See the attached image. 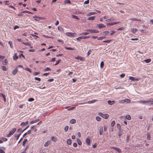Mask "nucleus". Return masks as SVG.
<instances>
[{"label":"nucleus","mask_w":153,"mask_h":153,"mask_svg":"<svg viewBox=\"0 0 153 153\" xmlns=\"http://www.w3.org/2000/svg\"><path fill=\"white\" fill-rule=\"evenodd\" d=\"M51 68L49 67H47L44 69V71H51Z\"/></svg>","instance_id":"nucleus-46"},{"label":"nucleus","mask_w":153,"mask_h":153,"mask_svg":"<svg viewBox=\"0 0 153 153\" xmlns=\"http://www.w3.org/2000/svg\"><path fill=\"white\" fill-rule=\"evenodd\" d=\"M115 20V19L114 18H111L106 19L105 21L107 22H110L112 21Z\"/></svg>","instance_id":"nucleus-11"},{"label":"nucleus","mask_w":153,"mask_h":153,"mask_svg":"<svg viewBox=\"0 0 153 153\" xmlns=\"http://www.w3.org/2000/svg\"><path fill=\"white\" fill-rule=\"evenodd\" d=\"M34 79L35 80H37L39 81H41V79L39 78L35 77Z\"/></svg>","instance_id":"nucleus-54"},{"label":"nucleus","mask_w":153,"mask_h":153,"mask_svg":"<svg viewBox=\"0 0 153 153\" xmlns=\"http://www.w3.org/2000/svg\"><path fill=\"white\" fill-rule=\"evenodd\" d=\"M67 143L68 145H70L71 143V140L70 139H67Z\"/></svg>","instance_id":"nucleus-21"},{"label":"nucleus","mask_w":153,"mask_h":153,"mask_svg":"<svg viewBox=\"0 0 153 153\" xmlns=\"http://www.w3.org/2000/svg\"><path fill=\"white\" fill-rule=\"evenodd\" d=\"M75 33H72L71 32H67L66 33V34L69 36L70 37H73L74 36V34Z\"/></svg>","instance_id":"nucleus-6"},{"label":"nucleus","mask_w":153,"mask_h":153,"mask_svg":"<svg viewBox=\"0 0 153 153\" xmlns=\"http://www.w3.org/2000/svg\"><path fill=\"white\" fill-rule=\"evenodd\" d=\"M70 122L71 124H74L76 122V120L74 119H72L70 121Z\"/></svg>","instance_id":"nucleus-24"},{"label":"nucleus","mask_w":153,"mask_h":153,"mask_svg":"<svg viewBox=\"0 0 153 153\" xmlns=\"http://www.w3.org/2000/svg\"><path fill=\"white\" fill-rule=\"evenodd\" d=\"M98 114L99 116L105 119H107L109 117V115L107 114H103L100 112L98 113Z\"/></svg>","instance_id":"nucleus-2"},{"label":"nucleus","mask_w":153,"mask_h":153,"mask_svg":"<svg viewBox=\"0 0 153 153\" xmlns=\"http://www.w3.org/2000/svg\"><path fill=\"white\" fill-rule=\"evenodd\" d=\"M151 60L150 59H146L144 60V61L147 63L150 62H151Z\"/></svg>","instance_id":"nucleus-32"},{"label":"nucleus","mask_w":153,"mask_h":153,"mask_svg":"<svg viewBox=\"0 0 153 153\" xmlns=\"http://www.w3.org/2000/svg\"><path fill=\"white\" fill-rule=\"evenodd\" d=\"M58 29L60 31H64L63 28L60 26H59L58 27Z\"/></svg>","instance_id":"nucleus-33"},{"label":"nucleus","mask_w":153,"mask_h":153,"mask_svg":"<svg viewBox=\"0 0 153 153\" xmlns=\"http://www.w3.org/2000/svg\"><path fill=\"white\" fill-rule=\"evenodd\" d=\"M34 100V98H30L28 100V101H29L32 102V101H33Z\"/></svg>","instance_id":"nucleus-51"},{"label":"nucleus","mask_w":153,"mask_h":153,"mask_svg":"<svg viewBox=\"0 0 153 153\" xmlns=\"http://www.w3.org/2000/svg\"><path fill=\"white\" fill-rule=\"evenodd\" d=\"M97 13L96 12H89L88 15V16H90L91 15H94L96 14Z\"/></svg>","instance_id":"nucleus-14"},{"label":"nucleus","mask_w":153,"mask_h":153,"mask_svg":"<svg viewBox=\"0 0 153 153\" xmlns=\"http://www.w3.org/2000/svg\"><path fill=\"white\" fill-rule=\"evenodd\" d=\"M27 139H25L23 142L22 145L24 146H25V145L26 143L27 142Z\"/></svg>","instance_id":"nucleus-30"},{"label":"nucleus","mask_w":153,"mask_h":153,"mask_svg":"<svg viewBox=\"0 0 153 153\" xmlns=\"http://www.w3.org/2000/svg\"><path fill=\"white\" fill-rule=\"evenodd\" d=\"M25 69L26 71H29L30 73H31L32 72L31 70L29 68H26Z\"/></svg>","instance_id":"nucleus-40"},{"label":"nucleus","mask_w":153,"mask_h":153,"mask_svg":"<svg viewBox=\"0 0 153 153\" xmlns=\"http://www.w3.org/2000/svg\"><path fill=\"white\" fill-rule=\"evenodd\" d=\"M103 128L102 127L100 129L99 134L100 135H102L103 134Z\"/></svg>","instance_id":"nucleus-15"},{"label":"nucleus","mask_w":153,"mask_h":153,"mask_svg":"<svg viewBox=\"0 0 153 153\" xmlns=\"http://www.w3.org/2000/svg\"><path fill=\"white\" fill-rule=\"evenodd\" d=\"M19 27L18 25H15L14 27V29L15 30L17 28H19Z\"/></svg>","instance_id":"nucleus-64"},{"label":"nucleus","mask_w":153,"mask_h":153,"mask_svg":"<svg viewBox=\"0 0 153 153\" xmlns=\"http://www.w3.org/2000/svg\"><path fill=\"white\" fill-rule=\"evenodd\" d=\"M115 33V31H114V30H111V33H110V35H113L114 33Z\"/></svg>","instance_id":"nucleus-56"},{"label":"nucleus","mask_w":153,"mask_h":153,"mask_svg":"<svg viewBox=\"0 0 153 153\" xmlns=\"http://www.w3.org/2000/svg\"><path fill=\"white\" fill-rule=\"evenodd\" d=\"M77 142L79 145H82V142L80 139H77Z\"/></svg>","instance_id":"nucleus-29"},{"label":"nucleus","mask_w":153,"mask_h":153,"mask_svg":"<svg viewBox=\"0 0 153 153\" xmlns=\"http://www.w3.org/2000/svg\"><path fill=\"white\" fill-rule=\"evenodd\" d=\"M6 59H5L2 61V65H6L7 62H6Z\"/></svg>","instance_id":"nucleus-36"},{"label":"nucleus","mask_w":153,"mask_h":153,"mask_svg":"<svg viewBox=\"0 0 153 153\" xmlns=\"http://www.w3.org/2000/svg\"><path fill=\"white\" fill-rule=\"evenodd\" d=\"M109 33V32L108 31H104L103 33L104 34V35L105 36H106L108 35Z\"/></svg>","instance_id":"nucleus-26"},{"label":"nucleus","mask_w":153,"mask_h":153,"mask_svg":"<svg viewBox=\"0 0 153 153\" xmlns=\"http://www.w3.org/2000/svg\"><path fill=\"white\" fill-rule=\"evenodd\" d=\"M123 133L122 130H119L118 131V136L119 137H120Z\"/></svg>","instance_id":"nucleus-17"},{"label":"nucleus","mask_w":153,"mask_h":153,"mask_svg":"<svg viewBox=\"0 0 153 153\" xmlns=\"http://www.w3.org/2000/svg\"><path fill=\"white\" fill-rule=\"evenodd\" d=\"M112 149H113L115 150L116 151L118 152L119 153H120L121 152V150L118 147H112Z\"/></svg>","instance_id":"nucleus-8"},{"label":"nucleus","mask_w":153,"mask_h":153,"mask_svg":"<svg viewBox=\"0 0 153 153\" xmlns=\"http://www.w3.org/2000/svg\"><path fill=\"white\" fill-rule=\"evenodd\" d=\"M139 102L140 103H142V104H146L148 103V100L147 101H144V100H140L139 101Z\"/></svg>","instance_id":"nucleus-16"},{"label":"nucleus","mask_w":153,"mask_h":153,"mask_svg":"<svg viewBox=\"0 0 153 153\" xmlns=\"http://www.w3.org/2000/svg\"><path fill=\"white\" fill-rule=\"evenodd\" d=\"M8 43V44H9L11 48H13V46L12 45H13L12 42L11 41H9Z\"/></svg>","instance_id":"nucleus-34"},{"label":"nucleus","mask_w":153,"mask_h":153,"mask_svg":"<svg viewBox=\"0 0 153 153\" xmlns=\"http://www.w3.org/2000/svg\"><path fill=\"white\" fill-rule=\"evenodd\" d=\"M73 146L74 147H76L77 146V144L76 143H74L73 144Z\"/></svg>","instance_id":"nucleus-61"},{"label":"nucleus","mask_w":153,"mask_h":153,"mask_svg":"<svg viewBox=\"0 0 153 153\" xmlns=\"http://www.w3.org/2000/svg\"><path fill=\"white\" fill-rule=\"evenodd\" d=\"M71 17L72 18L76 19L78 20H79L80 19L77 16L74 15H72Z\"/></svg>","instance_id":"nucleus-13"},{"label":"nucleus","mask_w":153,"mask_h":153,"mask_svg":"<svg viewBox=\"0 0 153 153\" xmlns=\"http://www.w3.org/2000/svg\"><path fill=\"white\" fill-rule=\"evenodd\" d=\"M22 128H19L17 130V132L18 133H21L22 132Z\"/></svg>","instance_id":"nucleus-49"},{"label":"nucleus","mask_w":153,"mask_h":153,"mask_svg":"<svg viewBox=\"0 0 153 153\" xmlns=\"http://www.w3.org/2000/svg\"><path fill=\"white\" fill-rule=\"evenodd\" d=\"M138 30L136 28H133L131 29V31L133 33H135Z\"/></svg>","instance_id":"nucleus-19"},{"label":"nucleus","mask_w":153,"mask_h":153,"mask_svg":"<svg viewBox=\"0 0 153 153\" xmlns=\"http://www.w3.org/2000/svg\"><path fill=\"white\" fill-rule=\"evenodd\" d=\"M61 61V60L60 59L58 60H57L56 61V63L54 64V65H57Z\"/></svg>","instance_id":"nucleus-42"},{"label":"nucleus","mask_w":153,"mask_h":153,"mask_svg":"<svg viewBox=\"0 0 153 153\" xmlns=\"http://www.w3.org/2000/svg\"><path fill=\"white\" fill-rule=\"evenodd\" d=\"M69 127L68 126H66L64 128L65 131V132H66L68 128Z\"/></svg>","instance_id":"nucleus-52"},{"label":"nucleus","mask_w":153,"mask_h":153,"mask_svg":"<svg viewBox=\"0 0 153 153\" xmlns=\"http://www.w3.org/2000/svg\"><path fill=\"white\" fill-rule=\"evenodd\" d=\"M2 69L3 70L6 71L7 70V68L6 67L4 66H2Z\"/></svg>","instance_id":"nucleus-45"},{"label":"nucleus","mask_w":153,"mask_h":153,"mask_svg":"<svg viewBox=\"0 0 153 153\" xmlns=\"http://www.w3.org/2000/svg\"><path fill=\"white\" fill-rule=\"evenodd\" d=\"M15 137L16 138V140H18L19 138V137L17 135V134H16L15 135Z\"/></svg>","instance_id":"nucleus-55"},{"label":"nucleus","mask_w":153,"mask_h":153,"mask_svg":"<svg viewBox=\"0 0 153 153\" xmlns=\"http://www.w3.org/2000/svg\"><path fill=\"white\" fill-rule=\"evenodd\" d=\"M33 18H35V19H34V20L37 21H39L40 20V19H43V18L42 17H38L37 16H33Z\"/></svg>","instance_id":"nucleus-9"},{"label":"nucleus","mask_w":153,"mask_h":153,"mask_svg":"<svg viewBox=\"0 0 153 153\" xmlns=\"http://www.w3.org/2000/svg\"><path fill=\"white\" fill-rule=\"evenodd\" d=\"M90 37L89 36H81V39H86Z\"/></svg>","instance_id":"nucleus-31"},{"label":"nucleus","mask_w":153,"mask_h":153,"mask_svg":"<svg viewBox=\"0 0 153 153\" xmlns=\"http://www.w3.org/2000/svg\"><path fill=\"white\" fill-rule=\"evenodd\" d=\"M20 125L21 126H22L23 127L26 125L25 123V122H22L21 123Z\"/></svg>","instance_id":"nucleus-57"},{"label":"nucleus","mask_w":153,"mask_h":153,"mask_svg":"<svg viewBox=\"0 0 153 153\" xmlns=\"http://www.w3.org/2000/svg\"><path fill=\"white\" fill-rule=\"evenodd\" d=\"M126 117L128 120H130L131 119V117L129 115H127L126 116Z\"/></svg>","instance_id":"nucleus-37"},{"label":"nucleus","mask_w":153,"mask_h":153,"mask_svg":"<svg viewBox=\"0 0 153 153\" xmlns=\"http://www.w3.org/2000/svg\"><path fill=\"white\" fill-rule=\"evenodd\" d=\"M49 144V143L48 141L46 142L44 144V146L45 147L47 146Z\"/></svg>","instance_id":"nucleus-53"},{"label":"nucleus","mask_w":153,"mask_h":153,"mask_svg":"<svg viewBox=\"0 0 153 153\" xmlns=\"http://www.w3.org/2000/svg\"><path fill=\"white\" fill-rule=\"evenodd\" d=\"M97 101L96 100H94L91 101H89L88 102V104L93 103L95 102V101Z\"/></svg>","instance_id":"nucleus-25"},{"label":"nucleus","mask_w":153,"mask_h":153,"mask_svg":"<svg viewBox=\"0 0 153 153\" xmlns=\"http://www.w3.org/2000/svg\"><path fill=\"white\" fill-rule=\"evenodd\" d=\"M96 118V120L98 121H100L101 120V118L99 117H97Z\"/></svg>","instance_id":"nucleus-48"},{"label":"nucleus","mask_w":153,"mask_h":153,"mask_svg":"<svg viewBox=\"0 0 153 153\" xmlns=\"http://www.w3.org/2000/svg\"><path fill=\"white\" fill-rule=\"evenodd\" d=\"M1 139L4 141H6L7 140V139L6 138L2 137L1 138Z\"/></svg>","instance_id":"nucleus-60"},{"label":"nucleus","mask_w":153,"mask_h":153,"mask_svg":"<svg viewBox=\"0 0 153 153\" xmlns=\"http://www.w3.org/2000/svg\"><path fill=\"white\" fill-rule=\"evenodd\" d=\"M150 103V104H153V99L148 100V103Z\"/></svg>","instance_id":"nucleus-35"},{"label":"nucleus","mask_w":153,"mask_h":153,"mask_svg":"<svg viewBox=\"0 0 153 153\" xmlns=\"http://www.w3.org/2000/svg\"><path fill=\"white\" fill-rule=\"evenodd\" d=\"M86 143L88 145H89L90 144V141L89 139L87 138L86 139Z\"/></svg>","instance_id":"nucleus-20"},{"label":"nucleus","mask_w":153,"mask_h":153,"mask_svg":"<svg viewBox=\"0 0 153 153\" xmlns=\"http://www.w3.org/2000/svg\"><path fill=\"white\" fill-rule=\"evenodd\" d=\"M18 58V57L16 55V53H15L14 55L13 56V59L14 60H16Z\"/></svg>","instance_id":"nucleus-27"},{"label":"nucleus","mask_w":153,"mask_h":153,"mask_svg":"<svg viewBox=\"0 0 153 153\" xmlns=\"http://www.w3.org/2000/svg\"><path fill=\"white\" fill-rule=\"evenodd\" d=\"M129 103L130 102V100L129 99H126L121 100L119 102L120 103H123L124 102Z\"/></svg>","instance_id":"nucleus-4"},{"label":"nucleus","mask_w":153,"mask_h":153,"mask_svg":"<svg viewBox=\"0 0 153 153\" xmlns=\"http://www.w3.org/2000/svg\"><path fill=\"white\" fill-rule=\"evenodd\" d=\"M89 33H88L84 32V33H81L80 35H86L88 34Z\"/></svg>","instance_id":"nucleus-47"},{"label":"nucleus","mask_w":153,"mask_h":153,"mask_svg":"<svg viewBox=\"0 0 153 153\" xmlns=\"http://www.w3.org/2000/svg\"><path fill=\"white\" fill-rule=\"evenodd\" d=\"M147 138L148 140H150L151 138V135L150 134H147Z\"/></svg>","instance_id":"nucleus-58"},{"label":"nucleus","mask_w":153,"mask_h":153,"mask_svg":"<svg viewBox=\"0 0 153 153\" xmlns=\"http://www.w3.org/2000/svg\"><path fill=\"white\" fill-rule=\"evenodd\" d=\"M104 63L103 61H102L101 62L100 64V67L101 68H102L104 66Z\"/></svg>","instance_id":"nucleus-43"},{"label":"nucleus","mask_w":153,"mask_h":153,"mask_svg":"<svg viewBox=\"0 0 153 153\" xmlns=\"http://www.w3.org/2000/svg\"><path fill=\"white\" fill-rule=\"evenodd\" d=\"M56 140V138L55 137L53 136L51 137V140L55 142Z\"/></svg>","instance_id":"nucleus-41"},{"label":"nucleus","mask_w":153,"mask_h":153,"mask_svg":"<svg viewBox=\"0 0 153 153\" xmlns=\"http://www.w3.org/2000/svg\"><path fill=\"white\" fill-rule=\"evenodd\" d=\"M131 20H132V21H141V20L139 19H137V18H131L130 19Z\"/></svg>","instance_id":"nucleus-18"},{"label":"nucleus","mask_w":153,"mask_h":153,"mask_svg":"<svg viewBox=\"0 0 153 153\" xmlns=\"http://www.w3.org/2000/svg\"><path fill=\"white\" fill-rule=\"evenodd\" d=\"M129 79L131 80L132 81H138L140 79V78L134 77L132 76H130L129 77Z\"/></svg>","instance_id":"nucleus-5"},{"label":"nucleus","mask_w":153,"mask_h":153,"mask_svg":"<svg viewBox=\"0 0 153 153\" xmlns=\"http://www.w3.org/2000/svg\"><path fill=\"white\" fill-rule=\"evenodd\" d=\"M115 102L114 100L111 101L109 100L108 101V103L110 105H112L114 104Z\"/></svg>","instance_id":"nucleus-10"},{"label":"nucleus","mask_w":153,"mask_h":153,"mask_svg":"<svg viewBox=\"0 0 153 153\" xmlns=\"http://www.w3.org/2000/svg\"><path fill=\"white\" fill-rule=\"evenodd\" d=\"M111 41V40H106L104 41L103 42L104 43H109Z\"/></svg>","instance_id":"nucleus-44"},{"label":"nucleus","mask_w":153,"mask_h":153,"mask_svg":"<svg viewBox=\"0 0 153 153\" xmlns=\"http://www.w3.org/2000/svg\"><path fill=\"white\" fill-rule=\"evenodd\" d=\"M97 26L100 29L102 28H105L106 27V26L104 25L103 24H98L97 25Z\"/></svg>","instance_id":"nucleus-7"},{"label":"nucleus","mask_w":153,"mask_h":153,"mask_svg":"<svg viewBox=\"0 0 153 153\" xmlns=\"http://www.w3.org/2000/svg\"><path fill=\"white\" fill-rule=\"evenodd\" d=\"M87 31H89L91 33H97L99 32V31L96 30L87 29Z\"/></svg>","instance_id":"nucleus-3"},{"label":"nucleus","mask_w":153,"mask_h":153,"mask_svg":"<svg viewBox=\"0 0 153 153\" xmlns=\"http://www.w3.org/2000/svg\"><path fill=\"white\" fill-rule=\"evenodd\" d=\"M95 17L94 16H92L88 18V20H93L95 19Z\"/></svg>","instance_id":"nucleus-22"},{"label":"nucleus","mask_w":153,"mask_h":153,"mask_svg":"<svg viewBox=\"0 0 153 153\" xmlns=\"http://www.w3.org/2000/svg\"><path fill=\"white\" fill-rule=\"evenodd\" d=\"M89 0H87L86 1H85L84 2V4H88L89 3Z\"/></svg>","instance_id":"nucleus-62"},{"label":"nucleus","mask_w":153,"mask_h":153,"mask_svg":"<svg viewBox=\"0 0 153 153\" xmlns=\"http://www.w3.org/2000/svg\"><path fill=\"white\" fill-rule=\"evenodd\" d=\"M67 50H74V49L73 48H71V47H65V48Z\"/></svg>","instance_id":"nucleus-50"},{"label":"nucleus","mask_w":153,"mask_h":153,"mask_svg":"<svg viewBox=\"0 0 153 153\" xmlns=\"http://www.w3.org/2000/svg\"><path fill=\"white\" fill-rule=\"evenodd\" d=\"M16 130V128H14L12 129L10 131L8 134L7 135V137H9L11 136V135H12L15 132Z\"/></svg>","instance_id":"nucleus-1"},{"label":"nucleus","mask_w":153,"mask_h":153,"mask_svg":"<svg viewBox=\"0 0 153 153\" xmlns=\"http://www.w3.org/2000/svg\"><path fill=\"white\" fill-rule=\"evenodd\" d=\"M65 3L70 4L71 3V1L70 0H66L65 1Z\"/></svg>","instance_id":"nucleus-59"},{"label":"nucleus","mask_w":153,"mask_h":153,"mask_svg":"<svg viewBox=\"0 0 153 153\" xmlns=\"http://www.w3.org/2000/svg\"><path fill=\"white\" fill-rule=\"evenodd\" d=\"M111 23V25H116L117 24H118L120 23L119 22H110Z\"/></svg>","instance_id":"nucleus-28"},{"label":"nucleus","mask_w":153,"mask_h":153,"mask_svg":"<svg viewBox=\"0 0 153 153\" xmlns=\"http://www.w3.org/2000/svg\"><path fill=\"white\" fill-rule=\"evenodd\" d=\"M36 127V126H34L31 127V130H34L35 131H37V129L36 128H34L35 127Z\"/></svg>","instance_id":"nucleus-23"},{"label":"nucleus","mask_w":153,"mask_h":153,"mask_svg":"<svg viewBox=\"0 0 153 153\" xmlns=\"http://www.w3.org/2000/svg\"><path fill=\"white\" fill-rule=\"evenodd\" d=\"M115 123V121H113L111 123V127H113Z\"/></svg>","instance_id":"nucleus-38"},{"label":"nucleus","mask_w":153,"mask_h":153,"mask_svg":"<svg viewBox=\"0 0 153 153\" xmlns=\"http://www.w3.org/2000/svg\"><path fill=\"white\" fill-rule=\"evenodd\" d=\"M125 74H120V76L121 78H123V77H124L125 76Z\"/></svg>","instance_id":"nucleus-63"},{"label":"nucleus","mask_w":153,"mask_h":153,"mask_svg":"<svg viewBox=\"0 0 153 153\" xmlns=\"http://www.w3.org/2000/svg\"><path fill=\"white\" fill-rule=\"evenodd\" d=\"M117 127L118 129V130H121V126L119 124H117Z\"/></svg>","instance_id":"nucleus-39"},{"label":"nucleus","mask_w":153,"mask_h":153,"mask_svg":"<svg viewBox=\"0 0 153 153\" xmlns=\"http://www.w3.org/2000/svg\"><path fill=\"white\" fill-rule=\"evenodd\" d=\"M18 71V70L17 68H15L12 71V74L14 75L16 74L17 73Z\"/></svg>","instance_id":"nucleus-12"}]
</instances>
